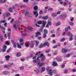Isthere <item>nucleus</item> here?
<instances>
[{"instance_id":"nucleus-1","label":"nucleus","mask_w":76,"mask_h":76,"mask_svg":"<svg viewBox=\"0 0 76 76\" xmlns=\"http://www.w3.org/2000/svg\"><path fill=\"white\" fill-rule=\"evenodd\" d=\"M46 45H47L48 46H49V43H48V42H45L42 45V44H41L39 46V48H41L42 47H45Z\"/></svg>"},{"instance_id":"nucleus-2","label":"nucleus","mask_w":76,"mask_h":76,"mask_svg":"<svg viewBox=\"0 0 76 76\" xmlns=\"http://www.w3.org/2000/svg\"><path fill=\"white\" fill-rule=\"evenodd\" d=\"M37 23L39 25H41V24L42 23L43 27H45V25H46V23H46V21H44L43 20H42L41 21H39V22H37Z\"/></svg>"},{"instance_id":"nucleus-3","label":"nucleus","mask_w":76,"mask_h":76,"mask_svg":"<svg viewBox=\"0 0 76 76\" xmlns=\"http://www.w3.org/2000/svg\"><path fill=\"white\" fill-rule=\"evenodd\" d=\"M45 64L44 62H41L40 63H39L38 64L37 66L38 67H41L42 66H44Z\"/></svg>"},{"instance_id":"nucleus-4","label":"nucleus","mask_w":76,"mask_h":76,"mask_svg":"<svg viewBox=\"0 0 76 76\" xmlns=\"http://www.w3.org/2000/svg\"><path fill=\"white\" fill-rule=\"evenodd\" d=\"M33 14L34 15H36L35 18H37L38 16V11H34Z\"/></svg>"},{"instance_id":"nucleus-5","label":"nucleus","mask_w":76,"mask_h":76,"mask_svg":"<svg viewBox=\"0 0 76 76\" xmlns=\"http://www.w3.org/2000/svg\"><path fill=\"white\" fill-rule=\"evenodd\" d=\"M35 34L36 35L35 37H38V35H41V33L39 31H37V32Z\"/></svg>"},{"instance_id":"nucleus-6","label":"nucleus","mask_w":76,"mask_h":76,"mask_svg":"<svg viewBox=\"0 0 76 76\" xmlns=\"http://www.w3.org/2000/svg\"><path fill=\"white\" fill-rule=\"evenodd\" d=\"M61 53H67V50L63 48L62 49Z\"/></svg>"},{"instance_id":"nucleus-7","label":"nucleus","mask_w":76,"mask_h":76,"mask_svg":"<svg viewBox=\"0 0 76 76\" xmlns=\"http://www.w3.org/2000/svg\"><path fill=\"white\" fill-rule=\"evenodd\" d=\"M51 21H49L48 23V24H47L46 26V27L49 28V26H51Z\"/></svg>"},{"instance_id":"nucleus-8","label":"nucleus","mask_w":76,"mask_h":76,"mask_svg":"<svg viewBox=\"0 0 76 76\" xmlns=\"http://www.w3.org/2000/svg\"><path fill=\"white\" fill-rule=\"evenodd\" d=\"M27 28L28 30H29L30 31H33V28L32 27H30L29 26L27 27Z\"/></svg>"},{"instance_id":"nucleus-9","label":"nucleus","mask_w":76,"mask_h":76,"mask_svg":"<svg viewBox=\"0 0 76 76\" xmlns=\"http://www.w3.org/2000/svg\"><path fill=\"white\" fill-rule=\"evenodd\" d=\"M42 57H44V54L42 53V54H40L39 55V56L37 58V59H39V58H42Z\"/></svg>"},{"instance_id":"nucleus-10","label":"nucleus","mask_w":76,"mask_h":76,"mask_svg":"<svg viewBox=\"0 0 76 76\" xmlns=\"http://www.w3.org/2000/svg\"><path fill=\"white\" fill-rule=\"evenodd\" d=\"M5 58H6V60L8 61L9 60V58H10V56L9 55L7 56H5Z\"/></svg>"},{"instance_id":"nucleus-11","label":"nucleus","mask_w":76,"mask_h":76,"mask_svg":"<svg viewBox=\"0 0 76 76\" xmlns=\"http://www.w3.org/2000/svg\"><path fill=\"white\" fill-rule=\"evenodd\" d=\"M53 66H57V63L56 61H54L53 62Z\"/></svg>"},{"instance_id":"nucleus-12","label":"nucleus","mask_w":76,"mask_h":76,"mask_svg":"<svg viewBox=\"0 0 76 76\" xmlns=\"http://www.w3.org/2000/svg\"><path fill=\"white\" fill-rule=\"evenodd\" d=\"M34 10L36 11V10H37L38 9V7H37V6L36 5V6H35L34 7Z\"/></svg>"},{"instance_id":"nucleus-13","label":"nucleus","mask_w":76,"mask_h":76,"mask_svg":"<svg viewBox=\"0 0 76 76\" xmlns=\"http://www.w3.org/2000/svg\"><path fill=\"white\" fill-rule=\"evenodd\" d=\"M52 71V69H50L49 71V74L50 76H52V73L53 72H51Z\"/></svg>"},{"instance_id":"nucleus-14","label":"nucleus","mask_w":76,"mask_h":76,"mask_svg":"<svg viewBox=\"0 0 76 76\" xmlns=\"http://www.w3.org/2000/svg\"><path fill=\"white\" fill-rule=\"evenodd\" d=\"M45 60V56H43V58L41 59V60L43 62V61H44Z\"/></svg>"},{"instance_id":"nucleus-15","label":"nucleus","mask_w":76,"mask_h":76,"mask_svg":"<svg viewBox=\"0 0 76 76\" xmlns=\"http://www.w3.org/2000/svg\"><path fill=\"white\" fill-rule=\"evenodd\" d=\"M48 16L47 15L45 17H42V19H44V20H45L48 19Z\"/></svg>"},{"instance_id":"nucleus-16","label":"nucleus","mask_w":76,"mask_h":76,"mask_svg":"<svg viewBox=\"0 0 76 76\" xmlns=\"http://www.w3.org/2000/svg\"><path fill=\"white\" fill-rule=\"evenodd\" d=\"M19 26V25L18 24H14L13 25V27H14V28H16L17 27Z\"/></svg>"},{"instance_id":"nucleus-17","label":"nucleus","mask_w":76,"mask_h":76,"mask_svg":"<svg viewBox=\"0 0 76 76\" xmlns=\"http://www.w3.org/2000/svg\"><path fill=\"white\" fill-rule=\"evenodd\" d=\"M44 32L45 34H48V30L46 29H44Z\"/></svg>"},{"instance_id":"nucleus-18","label":"nucleus","mask_w":76,"mask_h":76,"mask_svg":"<svg viewBox=\"0 0 76 76\" xmlns=\"http://www.w3.org/2000/svg\"><path fill=\"white\" fill-rule=\"evenodd\" d=\"M34 42H36V45H37V46H38V44H39V41H37V40H34Z\"/></svg>"},{"instance_id":"nucleus-19","label":"nucleus","mask_w":76,"mask_h":76,"mask_svg":"<svg viewBox=\"0 0 76 76\" xmlns=\"http://www.w3.org/2000/svg\"><path fill=\"white\" fill-rule=\"evenodd\" d=\"M73 35L72 34L71 35V37H69V41H72L73 40V38L72 37H73Z\"/></svg>"},{"instance_id":"nucleus-20","label":"nucleus","mask_w":76,"mask_h":76,"mask_svg":"<svg viewBox=\"0 0 76 76\" xmlns=\"http://www.w3.org/2000/svg\"><path fill=\"white\" fill-rule=\"evenodd\" d=\"M25 44H26V47H28L29 45V43L26 42Z\"/></svg>"},{"instance_id":"nucleus-21","label":"nucleus","mask_w":76,"mask_h":76,"mask_svg":"<svg viewBox=\"0 0 76 76\" xmlns=\"http://www.w3.org/2000/svg\"><path fill=\"white\" fill-rule=\"evenodd\" d=\"M8 74V72L7 71H4L3 72V75H6Z\"/></svg>"},{"instance_id":"nucleus-22","label":"nucleus","mask_w":76,"mask_h":76,"mask_svg":"<svg viewBox=\"0 0 76 76\" xmlns=\"http://www.w3.org/2000/svg\"><path fill=\"white\" fill-rule=\"evenodd\" d=\"M0 40L1 42H2L3 41V37L2 36L0 37Z\"/></svg>"},{"instance_id":"nucleus-23","label":"nucleus","mask_w":76,"mask_h":76,"mask_svg":"<svg viewBox=\"0 0 76 76\" xmlns=\"http://www.w3.org/2000/svg\"><path fill=\"white\" fill-rule=\"evenodd\" d=\"M17 47L18 48H21V45L19 44H17Z\"/></svg>"},{"instance_id":"nucleus-24","label":"nucleus","mask_w":76,"mask_h":76,"mask_svg":"<svg viewBox=\"0 0 76 76\" xmlns=\"http://www.w3.org/2000/svg\"><path fill=\"white\" fill-rule=\"evenodd\" d=\"M12 65H14V64L13 63H12L11 64H9L8 66H9V67H12Z\"/></svg>"},{"instance_id":"nucleus-25","label":"nucleus","mask_w":76,"mask_h":76,"mask_svg":"<svg viewBox=\"0 0 76 76\" xmlns=\"http://www.w3.org/2000/svg\"><path fill=\"white\" fill-rule=\"evenodd\" d=\"M67 3H68V1H67L64 3V6H66L67 4Z\"/></svg>"},{"instance_id":"nucleus-26","label":"nucleus","mask_w":76,"mask_h":76,"mask_svg":"<svg viewBox=\"0 0 76 76\" xmlns=\"http://www.w3.org/2000/svg\"><path fill=\"white\" fill-rule=\"evenodd\" d=\"M42 72H44L45 70V67H42Z\"/></svg>"},{"instance_id":"nucleus-27","label":"nucleus","mask_w":76,"mask_h":76,"mask_svg":"<svg viewBox=\"0 0 76 76\" xmlns=\"http://www.w3.org/2000/svg\"><path fill=\"white\" fill-rule=\"evenodd\" d=\"M3 48L6 50V49H7V46L5 45H3Z\"/></svg>"},{"instance_id":"nucleus-28","label":"nucleus","mask_w":76,"mask_h":76,"mask_svg":"<svg viewBox=\"0 0 76 76\" xmlns=\"http://www.w3.org/2000/svg\"><path fill=\"white\" fill-rule=\"evenodd\" d=\"M52 16L53 17L54 16H57V14L55 13H53L52 14Z\"/></svg>"},{"instance_id":"nucleus-29","label":"nucleus","mask_w":76,"mask_h":76,"mask_svg":"<svg viewBox=\"0 0 76 76\" xmlns=\"http://www.w3.org/2000/svg\"><path fill=\"white\" fill-rule=\"evenodd\" d=\"M12 50V49L10 48L9 49H8L7 50V53H9L10 51Z\"/></svg>"},{"instance_id":"nucleus-30","label":"nucleus","mask_w":76,"mask_h":76,"mask_svg":"<svg viewBox=\"0 0 76 76\" xmlns=\"http://www.w3.org/2000/svg\"><path fill=\"white\" fill-rule=\"evenodd\" d=\"M40 60H38V59H37V58L36 60V63H37L38 64L39 62H40Z\"/></svg>"},{"instance_id":"nucleus-31","label":"nucleus","mask_w":76,"mask_h":76,"mask_svg":"<svg viewBox=\"0 0 76 76\" xmlns=\"http://www.w3.org/2000/svg\"><path fill=\"white\" fill-rule=\"evenodd\" d=\"M20 56H21V53H18L17 55V57H20Z\"/></svg>"},{"instance_id":"nucleus-32","label":"nucleus","mask_w":76,"mask_h":76,"mask_svg":"<svg viewBox=\"0 0 76 76\" xmlns=\"http://www.w3.org/2000/svg\"><path fill=\"white\" fill-rule=\"evenodd\" d=\"M40 53H41V51H40L37 52L36 53L35 55L37 56L38 55V54H40Z\"/></svg>"},{"instance_id":"nucleus-33","label":"nucleus","mask_w":76,"mask_h":76,"mask_svg":"<svg viewBox=\"0 0 76 76\" xmlns=\"http://www.w3.org/2000/svg\"><path fill=\"white\" fill-rule=\"evenodd\" d=\"M46 37H47V35H46V34H43V38H45Z\"/></svg>"},{"instance_id":"nucleus-34","label":"nucleus","mask_w":76,"mask_h":76,"mask_svg":"<svg viewBox=\"0 0 76 76\" xmlns=\"http://www.w3.org/2000/svg\"><path fill=\"white\" fill-rule=\"evenodd\" d=\"M34 44H31V45H30V47H31V48H34Z\"/></svg>"},{"instance_id":"nucleus-35","label":"nucleus","mask_w":76,"mask_h":76,"mask_svg":"<svg viewBox=\"0 0 76 76\" xmlns=\"http://www.w3.org/2000/svg\"><path fill=\"white\" fill-rule=\"evenodd\" d=\"M10 13L9 12H8L7 13V17H9V16H10Z\"/></svg>"},{"instance_id":"nucleus-36","label":"nucleus","mask_w":76,"mask_h":76,"mask_svg":"<svg viewBox=\"0 0 76 76\" xmlns=\"http://www.w3.org/2000/svg\"><path fill=\"white\" fill-rule=\"evenodd\" d=\"M8 10L9 12H12V8H10Z\"/></svg>"},{"instance_id":"nucleus-37","label":"nucleus","mask_w":76,"mask_h":76,"mask_svg":"<svg viewBox=\"0 0 76 76\" xmlns=\"http://www.w3.org/2000/svg\"><path fill=\"white\" fill-rule=\"evenodd\" d=\"M17 45V43H15L13 45L14 47V48H16Z\"/></svg>"},{"instance_id":"nucleus-38","label":"nucleus","mask_w":76,"mask_h":76,"mask_svg":"<svg viewBox=\"0 0 76 76\" xmlns=\"http://www.w3.org/2000/svg\"><path fill=\"white\" fill-rule=\"evenodd\" d=\"M6 49H4L3 48L2 49V52H3V53H4L6 51Z\"/></svg>"},{"instance_id":"nucleus-39","label":"nucleus","mask_w":76,"mask_h":76,"mask_svg":"<svg viewBox=\"0 0 76 76\" xmlns=\"http://www.w3.org/2000/svg\"><path fill=\"white\" fill-rule=\"evenodd\" d=\"M53 10V9L51 8H50L48 9V10L49 11H52Z\"/></svg>"},{"instance_id":"nucleus-40","label":"nucleus","mask_w":76,"mask_h":76,"mask_svg":"<svg viewBox=\"0 0 76 76\" xmlns=\"http://www.w3.org/2000/svg\"><path fill=\"white\" fill-rule=\"evenodd\" d=\"M65 40V38H63L61 40V42H62V41H64Z\"/></svg>"},{"instance_id":"nucleus-41","label":"nucleus","mask_w":76,"mask_h":76,"mask_svg":"<svg viewBox=\"0 0 76 76\" xmlns=\"http://www.w3.org/2000/svg\"><path fill=\"white\" fill-rule=\"evenodd\" d=\"M4 67H5V68H9V66L8 65H5L4 66Z\"/></svg>"},{"instance_id":"nucleus-42","label":"nucleus","mask_w":76,"mask_h":76,"mask_svg":"<svg viewBox=\"0 0 76 76\" xmlns=\"http://www.w3.org/2000/svg\"><path fill=\"white\" fill-rule=\"evenodd\" d=\"M52 73H57V71L56 70H54L52 72Z\"/></svg>"},{"instance_id":"nucleus-43","label":"nucleus","mask_w":76,"mask_h":76,"mask_svg":"<svg viewBox=\"0 0 76 76\" xmlns=\"http://www.w3.org/2000/svg\"><path fill=\"white\" fill-rule=\"evenodd\" d=\"M50 50H48L46 51H45V53H49V52H50Z\"/></svg>"},{"instance_id":"nucleus-44","label":"nucleus","mask_w":76,"mask_h":76,"mask_svg":"<svg viewBox=\"0 0 76 76\" xmlns=\"http://www.w3.org/2000/svg\"><path fill=\"white\" fill-rule=\"evenodd\" d=\"M57 48V45H55L53 47V48Z\"/></svg>"},{"instance_id":"nucleus-45","label":"nucleus","mask_w":76,"mask_h":76,"mask_svg":"<svg viewBox=\"0 0 76 76\" xmlns=\"http://www.w3.org/2000/svg\"><path fill=\"white\" fill-rule=\"evenodd\" d=\"M65 65L64 64H62V65H61V67L62 68H64V66H65Z\"/></svg>"},{"instance_id":"nucleus-46","label":"nucleus","mask_w":76,"mask_h":76,"mask_svg":"<svg viewBox=\"0 0 76 76\" xmlns=\"http://www.w3.org/2000/svg\"><path fill=\"white\" fill-rule=\"evenodd\" d=\"M19 69H20V70H23L24 68H23V67H21L19 68Z\"/></svg>"},{"instance_id":"nucleus-47","label":"nucleus","mask_w":76,"mask_h":76,"mask_svg":"<svg viewBox=\"0 0 76 76\" xmlns=\"http://www.w3.org/2000/svg\"><path fill=\"white\" fill-rule=\"evenodd\" d=\"M29 12H26V14H25V16H28V15H29Z\"/></svg>"},{"instance_id":"nucleus-48","label":"nucleus","mask_w":76,"mask_h":76,"mask_svg":"<svg viewBox=\"0 0 76 76\" xmlns=\"http://www.w3.org/2000/svg\"><path fill=\"white\" fill-rule=\"evenodd\" d=\"M72 71L73 72H76V69H72Z\"/></svg>"},{"instance_id":"nucleus-49","label":"nucleus","mask_w":76,"mask_h":76,"mask_svg":"<svg viewBox=\"0 0 76 76\" xmlns=\"http://www.w3.org/2000/svg\"><path fill=\"white\" fill-rule=\"evenodd\" d=\"M28 1H29V0H24L23 2H26V3H27V2H28Z\"/></svg>"},{"instance_id":"nucleus-50","label":"nucleus","mask_w":76,"mask_h":76,"mask_svg":"<svg viewBox=\"0 0 76 76\" xmlns=\"http://www.w3.org/2000/svg\"><path fill=\"white\" fill-rule=\"evenodd\" d=\"M73 22H70V25H73Z\"/></svg>"},{"instance_id":"nucleus-51","label":"nucleus","mask_w":76,"mask_h":76,"mask_svg":"<svg viewBox=\"0 0 76 76\" xmlns=\"http://www.w3.org/2000/svg\"><path fill=\"white\" fill-rule=\"evenodd\" d=\"M26 34H23L22 35L23 37H25V36H26Z\"/></svg>"},{"instance_id":"nucleus-52","label":"nucleus","mask_w":76,"mask_h":76,"mask_svg":"<svg viewBox=\"0 0 76 76\" xmlns=\"http://www.w3.org/2000/svg\"><path fill=\"white\" fill-rule=\"evenodd\" d=\"M60 25V23H58L56 24V26H58L59 25Z\"/></svg>"},{"instance_id":"nucleus-53","label":"nucleus","mask_w":76,"mask_h":76,"mask_svg":"<svg viewBox=\"0 0 76 76\" xmlns=\"http://www.w3.org/2000/svg\"><path fill=\"white\" fill-rule=\"evenodd\" d=\"M42 11L41 10L40 11L39 14L40 15H41V14H42Z\"/></svg>"},{"instance_id":"nucleus-54","label":"nucleus","mask_w":76,"mask_h":76,"mask_svg":"<svg viewBox=\"0 0 76 76\" xmlns=\"http://www.w3.org/2000/svg\"><path fill=\"white\" fill-rule=\"evenodd\" d=\"M60 12L58 11L56 13L57 15H60Z\"/></svg>"},{"instance_id":"nucleus-55","label":"nucleus","mask_w":76,"mask_h":76,"mask_svg":"<svg viewBox=\"0 0 76 76\" xmlns=\"http://www.w3.org/2000/svg\"><path fill=\"white\" fill-rule=\"evenodd\" d=\"M25 7V6L24 5H22L20 6V7L21 8V9H22V8H23V7Z\"/></svg>"},{"instance_id":"nucleus-56","label":"nucleus","mask_w":76,"mask_h":76,"mask_svg":"<svg viewBox=\"0 0 76 76\" xmlns=\"http://www.w3.org/2000/svg\"><path fill=\"white\" fill-rule=\"evenodd\" d=\"M5 44H7V45H9V42H8V41H7L5 42Z\"/></svg>"},{"instance_id":"nucleus-57","label":"nucleus","mask_w":76,"mask_h":76,"mask_svg":"<svg viewBox=\"0 0 76 76\" xmlns=\"http://www.w3.org/2000/svg\"><path fill=\"white\" fill-rule=\"evenodd\" d=\"M14 20V19H13V18H12V20H11V21H10V22H11V23H12V22H13Z\"/></svg>"},{"instance_id":"nucleus-58","label":"nucleus","mask_w":76,"mask_h":76,"mask_svg":"<svg viewBox=\"0 0 76 76\" xmlns=\"http://www.w3.org/2000/svg\"><path fill=\"white\" fill-rule=\"evenodd\" d=\"M20 42H23V39H20Z\"/></svg>"},{"instance_id":"nucleus-59","label":"nucleus","mask_w":76,"mask_h":76,"mask_svg":"<svg viewBox=\"0 0 76 76\" xmlns=\"http://www.w3.org/2000/svg\"><path fill=\"white\" fill-rule=\"evenodd\" d=\"M55 34H53L52 35L51 37H55Z\"/></svg>"},{"instance_id":"nucleus-60","label":"nucleus","mask_w":76,"mask_h":76,"mask_svg":"<svg viewBox=\"0 0 76 76\" xmlns=\"http://www.w3.org/2000/svg\"><path fill=\"white\" fill-rule=\"evenodd\" d=\"M4 26H5L6 27L7 26V23H4Z\"/></svg>"},{"instance_id":"nucleus-61","label":"nucleus","mask_w":76,"mask_h":76,"mask_svg":"<svg viewBox=\"0 0 76 76\" xmlns=\"http://www.w3.org/2000/svg\"><path fill=\"white\" fill-rule=\"evenodd\" d=\"M28 16L29 17H32V14H30Z\"/></svg>"},{"instance_id":"nucleus-62","label":"nucleus","mask_w":76,"mask_h":76,"mask_svg":"<svg viewBox=\"0 0 76 76\" xmlns=\"http://www.w3.org/2000/svg\"><path fill=\"white\" fill-rule=\"evenodd\" d=\"M68 30V28H65V31H67Z\"/></svg>"},{"instance_id":"nucleus-63","label":"nucleus","mask_w":76,"mask_h":76,"mask_svg":"<svg viewBox=\"0 0 76 76\" xmlns=\"http://www.w3.org/2000/svg\"><path fill=\"white\" fill-rule=\"evenodd\" d=\"M57 60L58 61H61V59H57Z\"/></svg>"},{"instance_id":"nucleus-64","label":"nucleus","mask_w":76,"mask_h":76,"mask_svg":"<svg viewBox=\"0 0 76 76\" xmlns=\"http://www.w3.org/2000/svg\"><path fill=\"white\" fill-rule=\"evenodd\" d=\"M15 76H20L19 74H17L15 75Z\"/></svg>"}]
</instances>
